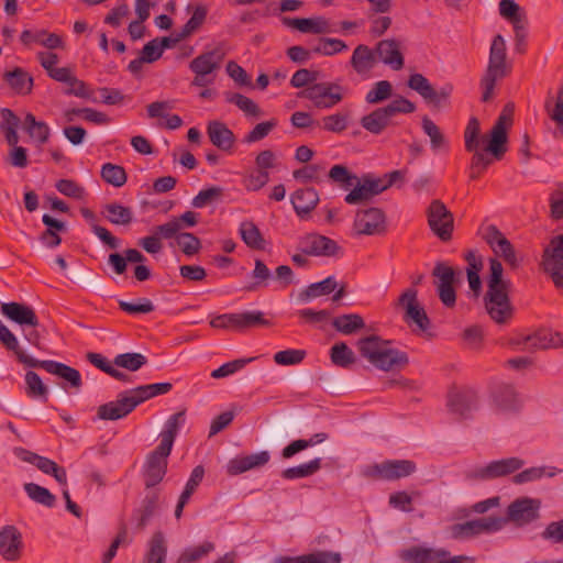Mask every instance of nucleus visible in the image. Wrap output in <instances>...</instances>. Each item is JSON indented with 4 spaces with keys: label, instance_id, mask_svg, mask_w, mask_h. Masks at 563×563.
Wrapping results in <instances>:
<instances>
[{
    "label": "nucleus",
    "instance_id": "11",
    "mask_svg": "<svg viewBox=\"0 0 563 563\" xmlns=\"http://www.w3.org/2000/svg\"><path fill=\"white\" fill-rule=\"evenodd\" d=\"M506 525L503 517L490 516L451 526L450 533L453 539L463 540L477 537L483 533H492L501 530Z\"/></svg>",
    "mask_w": 563,
    "mask_h": 563
},
{
    "label": "nucleus",
    "instance_id": "36",
    "mask_svg": "<svg viewBox=\"0 0 563 563\" xmlns=\"http://www.w3.org/2000/svg\"><path fill=\"white\" fill-rule=\"evenodd\" d=\"M184 37H158L153 38L143 47L141 52V60L153 63L157 60L165 48L175 47Z\"/></svg>",
    "mask_w": 563,
    "mask_h": 563
},
{
    "label": "nucleus",
    "instance_id": "42",
    "mask_svg": "<svg viewBox=\"0 0 563 563\" xmlns=\"http://www.w3.org/2000/svg\"><path fill=\"white\" fill-rule=\"evenodd\" d=\"M332 327L344 335H351L365 328V322L358 313H345L335 317Z\"/></svg>",
    "mask_w": 563,
    "mask_h": 563
},
{
    "label": "nucleus",
    "instance_id": "17",
    "mask_svg": "<svg viewBox=\"0 0 563 563\" xmlns=\"http://www.w3.org/2000/svg\"><path fill=\"white\" fill-rule=\"evenodd\" d=\"M525 462L519 457H508L493 461L486 466L476 468L467 474L471 479L488 481L507 476L523 466Z\"/></svg>",
    "mask_w": 563,
    "mask_h": 563
},
{
    "label": "nucleus",
    "instance_id": "55",
    "mask_svg": "<svg viewBox=\"0 0 563 563\" xmlns=\"http://www.w3.org/2000/svg\"><path fill=\"white\" fill-rule=\"evenodd\" d=\"M504 268L501 263L496 258L489 260V276L487 280V289H510V282L503 278Z\"/></svg>",
    "mask_w": 563,
    "mask_h": 563
},
{
    "label": "nucleus",
    "instance_id": "46",
    "mask_svg": "<svg viewBox=\"0 0 563 563\" xmlns=\"http://www.w3.org/2000/svg\"><path fill=\"white\" fill-rule=\"evenodd\" d=\"M25 394L32 399L47 401L48 388L40 375L33 371H29L25 374Z\"/></svg>",
    "mask_w": 563,
    "mask_h": 563
},
{
    "label": "nucleus",
    "instance_id": "49",
    "mask_svg": "<svg viewBox=\"0 0 563 563\" xmlns=\"http://www.w3.org/2000/svg\"><path fill=\"white\" fill-rule=\"evenodd\" d=\"M240 234L243 242L251 249L264 250L265 240L260 229L252 221H244L240 225Z\"/></svg>",
    "mask_w": 563,
    "mask_h": 563
},
{
    "label": "nucleus",
    "instance_id": "59",
    "mask_svg": "<svg viewBox=\"0 0 563 563\" xmlns=\"http://www.w3.org/2000/svg\"><path fill=\"white\" fill-rule=\"evenodd\" d=\"M146 363V356L141 353L118 354L113 360V365L125 368L131 372H136Z\"/></svg>",
    "mask_w": 563,
    "mask_h": 563
},
{
    "label": "nucleus",
    "instance_id": "15",
    "mask_svg": "<svg viewBox=\"0 0 563 563\" xmlns=\"http://www.w3.org/2000/svg\"><path fill=\"white\" fill-rule=\"evenodd\" d=\"M386 216L379 208L358 210L353 229L357 235H380L386 232Z\"/></svg>",
    "mask_w": 563,
    "mask_h": 563
},
{
    "label": "nucleus",
    "instance_id": "7",
    "mask_svg": "<svg viewBox=\"0 0 563 563\" xmlns=\"http://www.w3.org/2000/svg\"><path fill=\"white\" fill-rule=\"evenodd\" d=\"M416 471L417 465L411 460H386L365 466L362 474L371 481L393 482L408 477Z\"/></svg>",
    "mask_w": 563,
    "mask_h": 563
},
{
    "label": "nucleus",
    "instance_id": "54",
    "mask_svg": "<svg viewBox=\"0 0 563 563\" xmlns=\"http://www.w3.org/2000/svg\"><path fill=\"white\" fill-rule=\"evenodd\" d=\"M331 362L340 367L346 368L355 362L354 352L344 342L335 343L330 351Z\"/></svg>",
    "mask_w": 563,
    "mask_h": 563
},
{
    "label": "nucleus",
    "instance_id": "52",
    "mask_svg": "<svg viewBox=\"0 0 563 563\" xmlns=\"http://www.w3.org/2000/svg\"><path fill=\"white\" fill-rule=\"evenodd\" d=\"M213 550L214 544L210 541H205L199 545L189 547L185 549L179 555L176 563H197L202 558L211 553Z\"/></svg>",
    "mask_w": 563,
    "mask_h": 563
},
{
    "label": "nucleus",
    "instance_id": "23",
    "mask_svg": "<svg viewBox=\"0 0 563 563\" xmlns=\"http://www.w3.org/2000/svg\"><path fill=\"white\" fill-rule=\"evenodd\" d=\"M352 187L353 189L344 198V201L349 205L366 202L386 190L382 178L371 176H364L362 180L357 178Z\"/></svg>",
    "mask_w": 563,
    "mask_h": 563
},
{
    "label": "nucleus",
    "instance_id": "43",
    "mask_svg": "<svg viewBox=\"0 0 563 563\" xmlns=\"http://www.w3.org/2000/svg\"><path fill=\"white\" fill-rule=\"evenodd\" d=\"M376 63V53L366 45H358L352 55L351 65L357 74L371 70Z\"/></svg>",
    "mask_w": 563,
    "mask_h": 563
},
{
    "label": "nucleus",
    "instance_id": "56",
    "mask_svg": "<svg viewBox=\"0 0 563 563\" xmlns=\"http://www.w3.org/2000/svg\"><path fill=\"white\" fill-rule=\"evenodd\" d=\"M24 490L27 496L37 504L46 507H53L55 505V496L45 487L40 486L35 483L24 484Z\"/></svg>",
    "mask_w": 563,
    "mask_h": 563
},
{
    "label": "nucleus",
    "instance_id": "28",
    "mask_svg": "<svg viewBox=\"0 0 563 563\" xmlns=\"http://www.w3.org/2000/svg\"><path fill=\"white\" fill-rule=\"evenodd\" d=\"M271 455L267 451L232 459L227 466L229 475H239L253 468L264 466L268 463Z\"/></svg>",
    "mask_w": 563,
    "mask_h": 563
},
{
    "label": "nucleus",
    "instance_id": "20",
    "mask_svg": "<svg viewBox=\"0 0 563 563\" xmlns=\"http://www.w3.org/2000/svg\"><path fill=\"white\" fill-rule=\"evenodd\" d=\"M299 250L306 255L338 256L342 247L332 239L321 234H308L299 242Z\"/></svg>",
    "mask_w": 563,
    "mask_h": 563
},
{
    "label": "nucleus",
    "instance_id": "26",
    "mask_svg": "<svg viewBox=\"0 0 563 563\" xmlns=\"http://www.w3.org/2000/svg\"><path fill=\"white\" fill-rule=\"evenodd\" d=\"M19 456L24 462L35 465L44 474L52 475L60 485L67 484L66 470L53 460L24 449H20Z\"/></svg>",
    "mask_w": 563,
    "mask_h": 563
},
{
    "label": "nucleus",
    "instance_id": "61",
    "mask_svg": "<svg viewBox=\"0 0 563 563\" xmlns=\"http://www.w3.org/2000/svg\"><path fill=\"white\" fill-rule=\"evenodd\" d=\"M481 124L477 118L472 117L464 131V143L467 152L476 151L479 147Z\"/></svg>",
    "mask_w": 563,
    "mask_h": 563
},
{
    "label": "nucleus",
    "instance_id": "63",
    "mask_svg": "<svg viewBox=\"0 0 563 563\" xmlns=\"http://www.w3.org/2000/svg\"><path fill=\"white\" fill-rule=\"evenodd\" d=\"M393 93V86L388 80L377 81L374 87L367 92L365 100L368 103L375 104L387 100Z\"/></svg>",
    "mask_w": 563,
    "mask_h": 563
},
{
    "label": "nucleus",
    "instance_id": "31",
    "mask_svg": "<svg viewBox=\"0 0 563 563\" xmlns=\"http://www.w3.org/2000/svg\"><path fill=\"white\" fill-rule=\"evenodd\" d=\"M222 59L223 54L221 51H210L194 58L189 64V68L195 75H211L220 67Z\"/></svg>",
    "mask_w": 563,
    "mask_h": 563
},
{
    "label": "nucleus",
    "instance_id": "62",
    "mask_svg": "<svg viewBox=\"0 0 563 563\" xmlns=\"http://www.w3.org/2000/svg\"><path fill=\"white\" fill-rule=\"evenodd\" d=\"M551 101L545 102V109L552 121L558 126L556 136L563 137V86L558 91V99L553 108H550Z\"/></svg>",
    "mask_w": 563,
    "mask_h": 563
},
{
    "label": "nucleus",
    "instance_id": "45",
    "mask_svg": "<svg viewBox=\"0 0 563 563\" xmlns=\"http://www.w3.org/2000/svg\"><path fill=\"white\" fill-rule=\"evenodd\" d=\"M338 287V283L333 276H329L325 279L310 284L306 289L299 294V299L308 301L312 298L329 295L333 292Z\"/></svg>",
    "mask_w": 563,
    "mask_h": 563
},
{
    "label": "nucleus",
    "instance_id": "14",
    "mask_svg": "<svg viewBox=\"0 0 563 563\" xmlns=\"http://www.w3.org/2000/svg\"><path fill=\"white\" fill-rule=\"evenodd\" d=\"M428 224L431 231L443 242L452 239L454 218L452 212L439 199L430 202L427 209Z\"/></svg>",
    "mask_w": 563,
    "mask_h": 563
},
{
    "label": "nucleus",
    "instance_id": "21",
    "mask_svg": "<svg viewBox=\"0 0 563 563\" xmlns=\"http://www.w3.org/2000/svg\"><path fill=\"white\" fill-rule=\"evenodd\" d=\"M484 240L490 246L493 252L497 256L503 257L511 268H517L519 266V261L512 244L504 233L497 229V227L488 225L484 233Z\"/></svg>",
    "mask_w": 563,
    "mask_h": 563
},
{
    "label": "nucleus",
    "instance_id": "50",
    "mask_svg": "<svg viewBox=\"0 0 563 563\" xmlns=\"http://www.w3.org/2000/svg\"><path fill=\"white\" fill-rule=\"evenodd\" d=\"M166 552L164 534L161 531H156L150 541L146 563H165Z\"/></svg>",
    "mask_w": 563,
    "mask_h": 563
},
{
    "label": "nucleus",
    "instance_id": "19",
    "mask_svg": "<svg viewBox=\"0 0 563 563\" xmlns=\"http://www.w3.org/2000/svg\"><path fill=\"white\" fill-rule=\"evenodd\" d=\"M511 111L507 113L506 107L490 130L485 151L489 152L496 159H500L507 151V129L511 125Z\"/></svg>",
    "mask_w": 563,
    "mask_h": 563
},
{
    "label": "nucleus",
    "instance_id": "32",
    "mask_svg": "<svg viewBox=\"0 0 563 563\" xmlns=\"http://www.w3.org/2000/svg\"><path fill=\"white\" fill-rule=\"evenodd\" d=\"M131 412L132 409L129 407V402L126 401L123 393H121L115 400L98 407L97 418L100 420H119Z\"/></svg>",
    "mask_w": 563,
    "mask_h": 563
},
{
    "label": "nucleus",
    "instance_id": "3",
    "mask_svg": "<svg viewBox=\"0 0 563 563\" xmlns=\"http://www.w3.org/2000/svg\"><path fill=\"white\" fill-rule=\"evenodd\" d=\"M283 25L291 31L310 34H330L339 32H358L364 25V20L331 22L324 16L289 18L282 16Z\"/></svg>",
    "mask_w": 563,
    "mask_h": 563
},
{
    "label": "nucleus",
    "instance_id": "30",
    "mask_svg": "<svg viewBox=\"0 0 563 563\" xmlns=\"http://www.w3.org/2000/svg\"><path fill=\"white\" fill-rule=\"evenodd\" d=\"M319 195L312 187L297 189L291 195V203L298 216L309 214L318 205Z\"/></svg>",
    "mask_w": 563,
    "mask_h": 563
},
{
    "label": "nucleus",
    "instance_id": "34",
    "mask_svg": "<svg viewBox=\"0 0 563 563\" xmlns=\"http://www.w3.org/2000/svg\"><path fill=\"white\" fill-rule=\"evenodd\" d=\"M3 79L18 95L26 96L32 91L33 77L21 67H15L13 70L5 71L3 74Z\"/></svg>",
    "mask_w": 563,
    "mask_h": 563
},
{
    "label": "nucleus",
    "instance_id": "2",
    "mask_svg": "<svg viewBox=\"0 0 563 563\" xmlns=\"http://www.w3.org/2000/svg\"><path fill=\"white\" fill-rule=\"evenodd\" d=\"M391 342L379 335L371 334L361 338L356 342L361 356L367 360L374 367L389 372L408 365L407 353L390 346Z\"/></svg>",
    "mask_w": 563,
    "mask_h": 563
},
{
    "label": "nucleus",
    "instance_id": "53",
    "mask_svg": "<svg viewBox=\"0 0 563 563\" xmlns=\"http://www.w3.org/2000/svg\"><path fill=\"white\" fill-rule=\"evenodd\" d=\"M224 97L227 102L235 104L246 115L255 118L261 115L258 106L249 97L238 92H225Z\"/></svg>",
    "mask_w": 563,
    "mask_h": 563
},
{
    "label": "nucleus",
    "instance_id": "6",
    "mask_svg": "<svg viewBox=\"0 0 563 563\" xmlns=\"http://www.w3.org/2000/svg\"><path fill=\"white\" fill-rule=\"evenodd\" d=\"M416 110L413 102L405 97H397L387 106L377 108L361 119V125L372 134H380L390 125L391 119L399 113H412Z\"/></svg>",
    "mask_w": 563,
    "mask_h": 563
},
{
    "label": "nucleus",
    "instance_id": "22",
    "mask_svg": "<svg viewBox=\"0 0 563 563\" xmlns=\"http://www.w3.org/2000/svg\"><path fill=\"white\" fill-rule=\"evenodd\" d=\"M432 275L438 278L437 288L440 300L445 307L453 308L456 302V294L453 288L454 269L443 262H438Z\"/></svg>",
    "mask_w": 563,
    "mask_h": 563
},
{
    "label": "nucleus",
    "instance_id": "27",
    "mask_svg": "<svg viewBox=\"0 0 563 563\" xmlns=\"http://www.w3.org/2000/svg\"><path fill=\"white\" fill-rule=\"evenodd\" d=\"M207 134L212 145L223 152H231L235 144L234 133L221 121H210L207 125Z\"/></svg>",
    "mask_w": 563,
    "mask_h": 563
},
{
    "label": "nucleus",
    "instance_id": "57",
    "mask_svg": "<svg viewBox=\"0 0 563 563\" xmlns=\"http://www.w3.org/2000/svg\"><path fill=\"white\" fill-rule=\"evenodd\" d=\"M422 130L430 137L431 148L438 151L446 146V140L440 128L427 115L422 118Z\"/></svg>",
    "mask_w": 563,
    "mask_h": 563
},
{
    "label": "nucleus",
    "instance_id": "4",
    "mask_svg": "<svg viewBox=\"0 0 563 563\" xmlns=\"http://www.w3.org/2000/svg\"><path fill=\"white\" fill-rule=\"evenodd\" d=\"M0 310L5 318L21 328L24 339L31 345L43 349V335L38 331L40 320L32 307L11 301L1 303Z\"/></svg>",
    "mask_w": 563,
    "mask_h": 563
},
{
    "label": "nucleus",
    "instance_id": "16",
    "mask_svg": "<svg viewBox=\"0 0 563 563\" xmlns=\"http://www.w3.org/2000/svg\"><path fill=\"white\" fill-rule=\"evenodd\" d=\"M169 454L170 451H162L161 448L157 446L146 456L143 470L144 485L146 489L155 487L165 477Z\"/></svg>",
    "mask_w": 563,
    "mask_h": 563
},
{
    "label": "nucleus",
    "instance_id": "41",
    "mask_svg": "<svg viewBox=\"0 0 563 563\" xmlns=\"http://www.w3.org/2000/svg\"><path fill=\"white\" fill-rule=\"evenodd\" d=\"M101 213L110 223L115 225H129L133 221L132 209L118 202L104 205Z\"/></svg>",
    "mask_w": 563,
    "mask_h": 563
},
{
    "label": "nucleus",
    "instance_id": "10",
    "mask_svg": "<svg viewBox=\"0 0 563 563\" xmlns=\"http://www.w3.org/2000/svg\"><path fill=\"white\" fill-rule=\"evenodd\" d=\"M407 85L410 89L417 91L427 103L433 108L440 109L450 106V97L453 92V86L445 84L439 90H435L430 81L422 74H412Z\"/></svg>",
    "mask_w": 563,
    "mask_h": 563
},
{
    "label": "nucleus",
    "instance_id": "12",
    "mask_svg": "<svg viewBox=\"0 0 563 563\" xmlns=\"http://www.w3.org/2000/svg\"><path fill=\"white\" fill-rule=\"evenodd\" d=\"M397 308L404 310V321L418 330L427 331L430 327V320L422 306L418 301V290L413 287L407 288L399 296L396 305Z\"/></svg>",
    "mask_w": 563,
    "mask_h": 563
},
{
    "label": "nucleus",
    "instance_id": "13",
    "mask_svg": "<svg viewBox=\"0 0 563 563\" xmlns=\"http://www.w3.org/2000/svg\"><path fill=\"white\" fill-rule=\"evenodd\" d=\"M510 289H487L484 305L489 318L497 324H507L514 317V307L509 298Z\"/></svg>",
    "mask_w": 563,
    "mask_h": 563
},
{
    "label": "nucleus",
    "instance_id": "38",
    "mask_svg": "<svg viewBox=\"0 0 563 563\" xmlns=\"http://www.w3.org/2000/svg\"><path fill=\"white\" fill-rule=\"evenodd\" d=\"M340 553L318 551L298 556H279L274 563H340Z\"/></svg>",
    "mask_w": 563,
    "mask_h": 563
},
{
    "label": "nucleus",
    "instance_id": "51",
    "mask_svg": "<svg viewBox=\"0 0 563 563\" xmlns=\"http://www.w3.org/2000/svg\"><path fill=\"white\" fill-rule=\"evenodd\" d=\"M321 468V459L317 457L308 463L288 467L283 471L282 476L286 479L303 478L313 475Z\"/></svg>",
    "mask_w": 563,
    "mask_h": 563
},
{
    "label": "nucleus",
    "instance_id": "37",
    "mask_svg": "<svg viewBox=\"0 0 563 563\" xmlns=\"http://www.w3.org/2000/svg\"><path fill=\"white\" fill-rule=\"evenodd\" d=\"M185 417L186 411L181 410L168 418L165 423V429L161 432V442L157 445L162 451L166 450L172 452L178 430L185 422Z\"/></svg>",
    "mask_w": 563,
    "mask_h": 563
},
{
    "label": "nucleus",
    "instance_id": "18",
    "mask_svg": "<svg viewBox=\"0 0 563 563\" xmlns=\"http://www.w3.org/2000/svg\"><path fill=\"white\" fill-rule=\"evenodd\" d=\"M541 501L529 497H521L514 500L507 507L506 523L511 521L517 526L528 525L539 518Z\"/></svg>",
    "mask_w": 563,
    "mask_h": 563
},
{
    "label": "nucleus",
    "instance_id": "48",
    "mask_svg": "<svg viewBox=\"0 0 563 563\" xmlns=\"http://www.w3.org/2000/svg\"><path fill=\"white\" fill-rule=\"evenodd\" d=\"M238 332H244L251 328L269 327L272 322L265 318L262 311L238 312Z\"/></svg>",
    "mask_w": 563,
    "mask_h": 563
},
{
    "label": "nucleus",
    "instance_id": "47",
    "mask_svg": "<svg viewBox=\"0 0 563 563\" xmlns=\"http://www.w3.org/2000/svg\"><path fill=\"white\" fill-rule=\"evenodd\" d=\"M251 278L253 282L244 287L246 291H255L260 288L267 287L273 275L268 266L262 260L256 258Z\"/></svg>",
    "mask_w": 563,
    "mask_h": 563
},
{
    "label": "nucleus",
    "instance_id": "9",
    "mask_svg": "<svg viewBox=\"0 0 563 563\" xmlns=\"http://www.w3.org/2000/svg\"><path fill=\"white\" fill-rule=\"evenodd\" d=\"M297 96L310 100L318 109H330L343 100V88L335 82H317L308 86Z\"/></svg>",
    "mask_w": 563,
    "mask_h": 563
},
{
    "label": "nucleus",
    "instance_id": "24",
    "mask_svg": "<svg viewBox=\"0 0 563 563\" xmlns=\"http://www.w3.org/2000/svg\"><path fill=\"white\" fill-rule=\"evenodd\" d=\"M23 538L15 526L7 525L0 529V555L8 562H16L22 556Z\"/></svg>",
    "mask_w": 563,
    "mask_h": 563
},
{
    "label": "nucleus",
    "instance_id": "25",
    "mask_svg": "<svg viewBox=\"0 0 563 563\" xmlns=\"http://www.w3.org/2000/svg\"><path fill=\"white\" fill-rule=\"evenodd\" d=\"M514 345L522 344L527 350H545L563 346V336L550 330L541 329L533 334L522 336L512 342Z\"/></svg>",
    "mask_w": 563,
    "mask_h": 563
},
{
    "label": "nucleus",
    "instance_id": "58",
    "mask_svg": "<svg viewBox=\"0 0 563 563\" xmlns=\"http://www.w3.org/2000/svg\"><path fill=\"white\" fill-rule=\"evenodd\" d=\"M101 178L114 187H122L126 183L128 176L122 166L106 163L101 168Z\"/></svg>",
    "mask_w": 563,
    "mask_h": 563
},
{
    "label": "nucleus",
    "instance_id": "5",
    "mask_svg": "<svg viewBox=\"0 0 563 563\" xmlns=\"http://www.w3.org/2000/svg\"><path fill=\"white\" fill-rule=\"evenodd\" d=\"M509 69L506 64V44L504 37H494L490 45L489 62L485 75L481 80L483 89L482 101L488 102L493 98L496 81L507 76Z\"/></svg>",
    "mask_w": 563,
    "mask_h": 563
},
{
    "label": "nucleus",
    "instance_id": "60",
    "mask_svg": "<svg viewBox=\"0 0 563 563\" xmlns=\"http://www.w3.org/2000/svg\"><path fill=\"white\" fill-rule=\"evenodd\" d=\"M329 178L343 189H349L357 180V176L352 174L344 165L332 166L329 170Z\"/></svg>",
    "mask_w": 563,
    "mask_h": 563
},
{
    "label": "nucleus",
    "instance_id": "40",
    "mask_svg": "<svg viewBox=\"0 0 563 563\" xmlns=\"http://www.w3.org/2000/svg\"><path fill=\"white\" fill-rule=\"evenodd\" d=\"M476 397L470 391H455L449 395L448 407L460 418H464L474 408Z\"/></svg>",
    "mask_w": 563,
    "mask_h": 563
},
{
    "label": "nucleus",
    "instance_id": "29",
    "mask_svg": "<svg viewBox=\"0 0 563 563\" xmlns=\"http://www.w3.org/2000/svg\"><path fill=\"white\" fill-rule=\"evenodd\" d=\"M376 57L393 69L399 70L404 67V57L398 43L394 38L380 41L375 49Z\"/></svg>",
    "mask_w": 563,
    "mask_h": 563
},
{
    "label": "nucleus",
    "instance_id": "64",
    "mask_svg": "<svg viewBox=\"0 0 563 563\" xmlns=\"http://www.w3.org/2000/svg\"><path fill=\"white\" fill-rule=\"evenodd\" d=\"M176 242L181 252L187 256L196 255L201 249L200 240L189 232L179 233L176 236Z\"/></svg>",
    "mask_w": 563,
    "mask_h": 563
},
{
    "label": "nucleus",
    "instance_id": "33",
    "mask_svg": "<svg viewBox=\"0 0 563 563\" xmlns=\"http://www.w3.org/2000/svg\"><path fill=\"white\" fill-rule=\"evenodd\" d=\"M158 503L159 493L158 490H153L143 498L141 506L134 510L133 519L136 521V528L139 530H144L147 522L158 508Z\"/></svg>",
    "mask_w": 563,
    "mask_h": 563
},
{
    "label": "nucleus",
    "instance_id": "44",
    "mask_svg": "<svg viewBox=\"0 0 563 563\" xmlns=\"http://www.w3.org/2000/svg\"><path fill=\"white\" fill-rule=\"evenodd\" d=\"M23 129L38 145L45 144L51 135L48 125L43 121H37L32 113H26Z\"/></svg>",
    "mask_w": 563,
    "mask_h": 563
},
{
    "label": "nucleus",
    "instance_id": "35",
    "mask_svg": "<svg viewBox=\"0 0 563 563\" xmlns=\"http://www.w3.org/2000/svg\"><path fill=\"white\" fill-rule=\"evenodd\" d=\"M499 13L512 24L517 35L526 31L528 24L527 18L519 4L514 0H501L499 2Z\"/></svg>",
    "mask_w": 563,
    "mask_h": 563
},
{
    "label": "nucleus",
    "instance_id": "8",
    "mask_svg": "<svg viewBox=\"0 0 563 563\" xmlns=\"http://www.w3.org/2000/svg\"><path fill=\"white\" fill-rule=\"evenodd\" d=\"M540 267L554 286L563 290V233L553 236L544 247Z\"/></svg>",
    "mask_w": 563,
    "mask_h": 563
},
{
    "label": "nucleus",
    "instance_id": "1",
    "mask_svg": "<svg viewBox=\"0 0 563 563\" xmlns=\"http://www.w3.org/2000/svg\"><path fill=\"white\" fill-rule=\"evenodd\" d=\"M0 342L8 351L14 354L19 363L29 367L45 369L47 373L62 378L66 383V385H63L64 388H67V386L75 390L81 388L82 379L78 369L60 362L52 360L40 361L30 356L21 347L16 336L7 325L0 327Z\"/></svg>",
    "mask_w": 563,
    "mask_h": 563
},
{
    "label": "nucleus",
    "instance_id": "39",
    "mask_svg": "<svg viewBox=\"0 0 563 563\" xmlns=\"http://www.w3.org/2000/svg\"><path fill=\"white\" fill-rule=\"evenodd\" d=\"M446 555L444 550L434 551L422 547H411L400 553V558L408 563H437L440 556Z\"/></svg>",
    "mask_w": 563,
    "mask_h": 563
}]
</instances>
